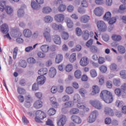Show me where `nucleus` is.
<instances>
[{
	"label": "nucleus",
	"mask_w": 126,
	"mask_h": 126,
	"mask_svg": "<svg viewBox=\"0 0 126 126\" xmlns=\"http://www.w3.org/2000/svg\"><path fill=\"white\" fill-rule=\"evenodd\" d=\"M100 98L107 104H110L113 102V94L112 93L107 91H102L100 94Z\"/></svg>",
	"instance_id": "obj_1"
},
{
	"label": "nucleus",
	"mask_w": 126,
	"mask_h": 126,
	"mask_svg": "<svg viewBox=\"0 0 126 126\" xmlns=\"http://www.w3.org/2000/svg\"><path fill=\"white\" fill-rule=\"evenodd\" d=\"M48 73V69L46 68H41L38 71L39 76L37 78V81H38V84H44L46 81V77L44 76L45 74Z\"/></svg>",
	"instance_id": "obj_2"
},
{
	"label": "nucleus",
	"mask_w": 126,
	"mask_h": 126,
	"mask_svg": "<svg viewBox=\"0 0 126 126\" xmlns=\"http://www.w3.org/2000/svg\"><path fill=\"white\" fill-rule=\"evenodd\" d=\"M99 116V112L97 110H94L91 112L89 117L87 119L88 123L90 124H92L96 121L97 117Z\"/></svg>",
	"instance_id": "obj_3"
},
{
	"label": "nucleus",
	"mask_w": 126,
	"mask_h": 126,
	"mask_svg": "<svg viewBox=\"0 0 126 126\" xmlns=\"http://www.w3.org/2000/svg\"><path fill=\"white\" fill-rule=\"evenodd\" d=\"M90 103L91 105L93 106L95 109H97V110H101L102 108H103V105H102V103H101L99 100H90Z\"/></svg>",
	"instance_id": "obj_4"
},
{
	"label": "nucleus",
	"mask_w": 126,
	"mask_h": 126,
	"mask_svg": "<svg viewBox=\"0 0 126 126\" xmlns=\"http://www.w3.org/2000/svg\"><path fill=\"white\" fill-rule=\"evenodd\" d=\"M97 26L101 32H105L107 30V26L103 21H98L97 23Z\"/></svg>",
	"instance_id": "obj_5"
},
{
	"label": "nucleus",
	"mask_w": 126,
	"mask_h": 126,
	"mask_svg": "<svg viewBox=\"0 0 126 126\" xmlns=\"http://www.w3.org/2000/svg\"><path fill=\"white\" fill-rule=\"evenodd\" d=\"M51 29L47 28L46 29L45 32L43 33V36L45 37L47 42H51L52 37L51 36Z\"/></svg>",
	"instance_id": "obj_6"
},
{
	"label": "nucleus",
	"mask_w": 126,
	"mask_h": 126,
	"mask_svg": "<svg viewBox=\"0 0 126 126\" xmlns=\"http://www.w3.org/2000/svg\"><path fill=\"white\" fill-rule=\"evenodd\" d=\"M104 112L105 115H107V116H114V111L113 109H112L111 108L106 106L104 108Z\"/></svg>",
	"instance_id": "obj_7"
},
{
	"label": "nucleus",
	"mask_w": 126,
	"mask_h": 126,
	"mask_svg": "<svg viewBox=\"0 0 126 126\" xmlns=\"http://www.w3.org/2000/svg\"><path fill=\"white\" fill-rule=\"evenodd\" d=\"M55 19L56 22H63L64 20V15L62 14H57L55 16Z\"/></svg>",
	"instance_id": "obj_8"
},
{
	"label": "nucleus",
	"mask_w": 126,
	"mask_h": 126,
	"mask_svg": "<svg viewBox=\"0 0 126 126\" xmlns=\"http://www.w3.org/2000/svg\"><path fill=\"white\" fill-rule=\"evenodd\" d=\"M36 116L38 117L40 120H44L47 116L46 114L41 110H37L35 113Z\"/></svg>",
	"instance_id": "obj_9"
},
{
	"label": "nucleus",
	"mask_w": 126,
	"mask_h": 126,
	"mask_svg": "<svg viewBox=\"0 0 126 126\" xmlns=\"http://www.w3.org/2000/svg\"><path fill=\"white\" fill-rule=\"evenodd\" d=\"M9 30L8 26L6 24H4L1 26L0 31L3 34H7Z\"/></svg>",
	"instance_id": "obj_10"
},
{
	"label": "nucleus",
	"mask_w": 126,
	"mask_h": 126,
	"mask_svg": "<svg viewBox=\"0 0 126 126\" xmlns=\"http://www.w3.org/2000/svg\"><path fill=\"white\" fill-rule=\"evenodd\" d=\"M57 74V70L55 67H51L49 71V75L50 77L53 78L55 77V76Z\"/></svg>",
	"instance_id": "obj_11"
},
{
	"label": "nucleus",
	"mask_w": 126,
	"mask_h": 126,
	"mask_svg": "<svg viewBox=\"0 0 126 126\" xmlns=\"http://www.w3.org/2000/svg\"><path fill=\"white\" fill-rule=\"evenodd\" d=\"M23 35L26 38H30L32 36V32L28 29H25L23 31Z\"/></svg>",
	"instance_id": "obj_12"
},
{
	"label": "nucleus",
	"mask_w": 126,
	"mask_h": 126,
	"mask_svg": "<svg viewBox=\"0 0 126 126\" xmlns=\"http://www.w3.org/2000/svg\"><path fill=\"white\" fill-rule=\"evenodd\" d=\"M53 39L54 43L57 45H61L62 44V40L59 35H56L53 36Z\"/></svg>",
	"instance_id": "obj_13"
},
{
	"label": "nucleus",
	"mask_w": 126,
	"mask_h": 126,
	"mask_svg": "<svg viewBox=\"0 0 126 126\" xmlns=\"http://www.w3.org/2000/svg\"><path fill=\"white\" fill-rule=\"evenodd\" d=\"M94 12L96 16H101L103 14V8L100 7L96 8L94 9Z\"/></svg>",
	"instance_id": "obj_14"
},
{
	"label": "nucleus",
	"mask_w": 126,
	"mask_h": 126,
	"mask_svg": "<svg viewBox=\"0 0 126 126\" xmlns=\"http://www.w3.org/2000/svg\"><path fill=\"white\" fill-rule=\"evenodd\" d=\"M66 122V117L65 116H63L58 123V126H64L65 125V123Z\"/></svg>",
	"instance_id": "obj_15"
},
{
	"label": "nucleus",
	"mask_w": 126,
	"mask_h": 126,
	"mask_svg": "<svg viewBox=\"0 0 126 126\" xmlns=\"http://www.w3.org/2000/svg\"><path fill=\"white\" fill-rule=\"evenodd\" d=\"M80 63L82 66H86L88 64V58L83 57L81 59Z\"/></svg>",
	"instance_id": "obj_16"
},
{
	"label": "nucleus",
	"mask_w": 126,
	"mask_h": 126,
	"mask_svg": "<svg viewBox=\"0 0 126 126\" xmlns=\"http://www.w3.org/2000/svg\"><path fill=\"white\" fill-rule=\"evenodd\" d=\"M71 120L74 123H75L76 124H81L82 121L81 119L79 118V117L73 115L71 116Z\"/></svg>",
	"instance_id": "obj_17"
},
{
	"label": "nucleus",
	"mask_w": 126,
	"mask_h": 126,
	"mask_svg": "<svg viewBox=\"0 0 126 126\" xmlns=\"http://www.w3.org/2000/svg\"><path fill=\"white\" fill-rule=\"evenodd\" d=\"M43 102L41 100H36L34 104V107L35 109H40L43 106Z\"/></svg>",
	"instance_id": "obj_18"
},
{
	"label": "nucleus",
	"mask_w": 126,
	"mask_h": 126,
	"mask_svg": "<svg viewBox=\"0 0 126 126\" xmlns=\"http://www.w3.org/2000/svg\"><path fill=\"white\" fill-rule=\"evenodd\" d=\"M51 27L54 29V30H62V29H63V26L62 25H58L55 23L51 24Z\"/></svg>",
	"instance_id": "obj_19"
},
{
	"label": "nucleus",
	"mask_w": 126,
	"mask_h": 126,
	"mask_svg": "<svg viewBox=\"0 0 126 126\" xmlns=\"http://www.w3.org/2000/svg\"><path fill=\"white\" fill-rule=\"evenodd\" d=\"M90 19V17L87 15H84L81 17L80 21L82 23H87Z\"/></svg>",
	"instance_id": "obj_20"
},
{
	"label": "nucleus",
	"mask_w": 126,
	"mask_h": 126,
	"mask_svg": "<svg viewBox=\"0 0 126 126\" xmlns=\"http://www.w3.org/2000/svg\"><path fill=\"white\" fill-rule=\"evenodd\" d=\"M100 92V88L98 86H94L93 87V91L92 92V95H95V94H98Z\"/></svg>",
	"instance_id": "obj_21"
},
{
	"label": "nucleus",
	"mask_w": 126,
	"mask_h": 126,
	"mask_svg": "<svg viewBox=\"0 0 126 126\" xmlns=\"http://www.w3.org/2000/svg\"><path fill=\"white\" fill-rule=\"evenodd\" d=\"M111 17H112V14L110 12H107L104 15L103 19L105 21H109L111 19Z\"/></svg>",
	"instance_id": "obj_22"
},
{
	"label": "nucleus",
	"mask_w": 126,
	"mask_h": 126,
	"mask_svg": "<svg viewBox=\"0 0 126 126\" xmlns=\"http://www.w3.org/2000/svg\"><path fill=\"white\" fill-rule=\"evenodd\" d=\"M31 6L33 9H39L41 7V5L36 3L35 1H32L31 3Z\"/></svg>",
	"instance_id": "obj_23"
},
{
	"label": "nucleus",
	"mask_w": 126,
	"mask_h": 126,
	"mask_svg": "<svg viewBox=\"0 0 126 126\" xmlns=\"http://www.w3.org/2000/svg\"><path fill=\"white\" fill-rule=\"evenodd\" d=\"M83 38L86 41L88 40L89 38V32L88 31L86 30L83 32Z\"/></svg>",
	"instance_id": "obj_24"
},
{
	"label": "nucleus",
	"mask_w": 126,
	"mask_h": 126,
	"mask_svg": "<svg viewBox=\"0 0 126 126\" xmlns=\"http://www.w3.org/2000/svg\"><path fill=\"white\" fill-rule=\"evenodd\" d=\"M45 23H51L53 22V17L51 16H46L44 18Z\"/></svg>",
	"instance_id": "obj_25"
},
{
	"label": "nucleus",
	"mask_w": 126,
	"mask_h": 126,
	"mask_svg": "<svg viewBox=\"0 0 126 126\" xmlns=\"http://www.w3.org/2000/svg\"><path fill=\"white\" fill-rule=\"evenodd\" d=\"M63 55L61 54H59L56 56L55 62L56 63H60L63 61Z\"/></svg>",
	"instance_id": "obj_26"
},
{
	"label": "nucleus",
	"mask_w": 126,
	"mask_h": 126,
	"mask_svg": "<svg viewBox=\"0 0 126 126\" xmlns=\"http://www.w3.org/2000/svg\"><path fill=\"white\" fill-rule=\"evenodd\" d=\"M5 10L7 14H11L13 12V9L10 6L5 7Z\"/></svg>",
	"instance_id": "obj_27"
},
{
	"label": "nucleus",
	"mask_w": 126,
	"mask_h": 126,
	"mask_svg": "<svg viewBox=\"0 0 126 126\" xmlns=\"http://www.w3.org/2000/svg\"><path fill=\"white\" fill-rule=\"evenodd\" d=\"M49 48L50 47L47 45H43L40 47V49L43 53H47Z\"/></svg>",
	"instance_id": "obj_28"
},
{
	"label": "nucleus",
	"mask_w": 126,
	"mask_h": 126,
	"mask_svg": "<svg viewBox=\"0 0 126 126\" xmlns=\"http://www.w3.org/2000/svg\"><path fill=\"white\" fill-rule=\"evenodd\" d=\"M114 41H121L122 40V36L117 34H113L112 36Z\"/></svg>",
	"instance_id": "obj_29"
},
{
	"label": "nucleus",
	"mask_w": 126,
	"mask_h": 126,
	"mask_svg": "<svg viewBox=\"0 0 126 126\" xmlns=\"http://www.w3.org/2000/svg\"><path fill=\"white\" fill-rule=\"evenodd\" d=\"M118 50L121 54H125L126 53V48L122 45H119L118 46Z\"/></svg>",
	"instance_id": "obj_30"
},
{
	"label": "nucleus",
	"mask_w": 126,
	"mask_h": 126,
	"mask_svg": "<svg viewBox=\"0 0 126 126\" xmlns=\"http://www.w3.org/2000/svg\"><path fill=\"white\" fill-rule=\"evenodd\" d=\"M56 109L53 108H51L48 111V114L49 116H54V115L56 114Z\"/></svg>",
	"instance_id": "obj_31"
},
{
	"label": "nucleus",
	"mask_w": 126,
	"mask_h": 126,
	"mask_svg": "<svg viewBox=\"0 0 126 126\" xmlns=\"http://www.w3.org/2000/svg\"><path fill=\"white\" fill-rule=\"evenodd\" d=\"M76 60V53H73L70 56L69 61L73 63Z\"/></svg>",
	"instance_id": "obj_32"
},
{
	"label": "nucleus",
	"mask_w": 126,
	"mask_h": 126,
	"mask_svg": "<svg viewBox=\"0 0 126 126\" xmlns=\"http://www.w3.org/2000/svg\"><path fill=\"white\" fill-rule=\"evenodd\" d=\"M67 21V26L68 28H72L73 27V23L72 21L69 18H67L66 20Z\"/></svg>",
	"instance_id": "obj_33"
},
{
	"label": "nucleus",
	"mask_w": 126,
	"mask_h": 126,
	"mask_svg": "<svg viewBox=\"0 0 126 126\" xmlns=\"http://www.w3.org/2000/svg\"><path fill=\"white\" fill-rule=\"evenodd\" d=\"M66 9V6L63 4H61L58 7L59 12H63Z\"/></svg>",
	"instance_id": "obj_34"
},
{
	"label": "nucleus",
	"mask_w": 126,
	"mask_h": 126,
	"mask_svg": "<svg viewBox=\"0 0 126 126\" xmlns=\"http://www.w3.org/2000/svg\"><path fill=\"white\" fill-rule=\"evenodd\" d=\"M37 82V83H34L33 85H32V89L33 90V91H37V90H38L39 89V86H38L39 85H43V84H40L38 83V81Z\"/></svg>",
	"instance_id": "obj_35"
},
{
	"label": "nucleus",
	"mask_w": 126,
	"mask_h": 126,
	"mask_svg": "<svg viewBox=\"0 0 126 126\" xmlns=\"http://www.w3.org/2000/svg\"><path fill=\"white\" fill-rule=\"evenodd\" d=\"M113 84L115 86H121V80L120 79H114Z\"/></svg>",
	"instance_id": "obj_36"
},
{
	"label": "nucleus",
	"mask_w": 126,
	"mask_h": 126,
	"mask_svg": "<svg viewBox=\"0 0 126 126\" xmlns=\"http://www.w3.org/2000/svg\"><path fill=\"white\" fill-rule=\"evenodd\" d=\"M74 76L76 78L79 79L81 77V71L80 70H77L74 73Z\"/></svg>",
	"instance_id": "obj_37"
},
{
	"label": "nucleus",
	"mask_w": 126,
	"mask_h": 126,
	"mask_svg": "<svg viewBox=\"0 0 126 126\" xmlns=\"http://www.w3.org/2000/svg\"><path fill=\"white\" fill-rule=\"evenodd\" d=\"M43 13H50L52 11V8L49 7H44L42 9Z\"/></svg>",
	"instance_id": "obj_38"
},
{
	"label": "nucleus",
	"mask_w": 126,
	"mask_h": 126,
	"mask_svg": "<svg viewBox=\"0 0 126 126\" xmlns=\"http://www.w3.org/2000/svg\"><path fill=\"white\" fill-rule=\"evenodd\" d=\"M17 52H18V47H16L13 52V59L15 60L16 57H17Z\"/></svg>",
	"instance_id": "obj_39"
},
{
	"label": "nucleus",
	"mask_w": 126,
	"mask_h": 126,
	"mask_svg": "<svg viewBox=\"0 0 126 126\" xmlns=\"http://www.w3.org/2000/svg\"><path fill=\"white\" fill-rule=\"evenodd\" d=\"M65 91L67 94H72L73 93V88L71 87H68L66 88Z\"/></svg>",
	"instance_id": "obj_40"
},
{
	"label": "nucleus",
	"mask_w": 126,
	"mask_h": 126,
	"mask_svg": "<svg viewBox=\"0 0 126 126\" xmlns=\"http://www.w3.org/2000/svg\"><path fill=\"white\" fill-rule=\"evenodd\" d=\"M90 51L91 52H92V53L95 54V53H97L98 51V48L96 46L93 45L90 47Z\"/></svg>",
	"instance_id": "obj_41"
},
{
	"label": "nucleus",
	"mask_w": 126,
	"mask_h": 126,
	"mask_svg": "<svg viewBox=\"0 0 126 126\" xmlns=\"http://www.w3.org/2000/svg\"><path fill=\"white\" fill-rule=\"evenodd\" d=\"M115 105L118 108H121L124 106V102L122 101L117 100L115 102Z\"/></svg>",
	"instance_id": "obj_42"
},
{
	"label": "nucleus",
	"mask_w": 126,
	"mask_h": 126,
	"mask_svg": "<svg viewBox=\"0 0 126 126\" xmlns=\"http://www.w3.org/2000/svg\"><path fill=\"white\" fill-rule=\"evenodd\" d=\"M70 114H72L73 115H76V114H78L79 113V109L77 108H72L70 111Z\"/></svg>",
	"instance_id": "obj_43"
},
{
	"label": "nucleus",
	"mask_w": 126,
	"mask_h": 126,
	"mask_svg": "<svg viewBox=\"0 0 126 126\" xmlns=\"http://www.w3.org/2000/svg\"><path fill=\"white\" fill-rule=\"evenodd\" d=\"M115 94L116 95L118 96V97H120L121 95H122V90L120 88H117L115 90Z\"/></svg>",
	"instance_id": "obj_44"
},
{
	"label": "nucleus",
	"mask_w": 126,
	"mask_h": 126,
	"mask_svg": "<svg viewBox=\"0 0 126 126\" xmlns=\"http://www.w3.org/2000/svg\"><path fill=\"white\" fill-rule=\"evenodd\" d=\"M73 66L71 64H68L65 67V70L67 72H69L72 70Z\"/></svg>",
	"instance_id": "obj_45"
},
{
	"label": "nucleus",
	"mask_w": 126,
	"mask_h": 126,
	"mask_svg": "<svg viewBox=\"0 0 126 126\" xmlns=\"http://www.w3.org/2000/svg\"><path fill=\"white\" fill-rule=\"evenodd\" d=\"M27 62L29 63L34 64L36 63V60L33 57H31L28 59Z\"/></svg>",
	"instance_id": "obj_46"
},
{
	"label": "nucleus",
	"mask_w": 126,
	"mask_h": 126,
	"mask_svg": "<svg viewBox=\"0 0 126 126\" xmlns=\"http://www.w3.org/2000/svg\"><path fill=\"white\" fill-rule=\"evenodd\" d=\"M102 39L104 41V42H108V41L110 40V37H109V35L104 34L102 36Z\"/></svg>",
	"instance_id": "obj_47"
},
{
	"label": "nucleus",
	"mask_w": 126,
	"mask_h": 126,
	"mask_svg": "<svg viewBox=\"0 0 126 126\" xmlns=\"http://www.w3.org/2000/svg\"><path fill=\"white\" fill-rule=\"evenodd\" d=\"M120 74L122 78L126 79V71L125 70H121L120 72Z\"/></svg>",
	"instance_id": "obj_48"
},
{
	"label": "nucleus",
	"mask_w": 126,
	"mask_h": 126,
	"mask_svg": "<svg viewBox=\"0 0 126 126\" xmlns=\"http://www.w3.org/2000/svg\"><path fill=\"white\" fill-rule=\"evenodd\" d=\"M24 15V10L23 9H19L18 10V16L22 17Z\"/></svg>",
	"instance_id": "obj_49"
},
{
	"label": "nucleus",
	"mask_w": 126,
	"mask_h": 126,
	"mask_svg": "<svg viewBox=\"0 0 126 126\" xmlns=\"http://www.w3.org/2000/svg\"><path fill=\"white\" fill-rule=\"evenodd\" d=\"M0 3L1 4L0 5V11H3L4 10V6L3 4H5L6 3V2L4 0L0 1ZM3 3V4H2Z\"/></svg>",
	"instance_id": "obj_50"
},
{
	"label": "nucleus",
	"mask_w": 126,
	"mask_h": 126,
	"mask_svg": "<svg viewBox=\"0 0 126 126\" xmlns=\"http://www.w3.org/2000/svg\"><path fill=\"white\" fill-rule=\"evenodd\" d=\"M73 106V102L68 101L64 104V108H69Z\"/></svg>",
	"instance_id": "obj_51"
},
{
	"label": "nucleus",
	"mask_w": 126,
	"mask_h": 126,
	"mask_svg": "<svg viewBox=\"0 0 126 126\" xmlns=\"http://www.w3.org/2000/svg\"><path fill=\"white\" fill-rule=\"evenodd\" d=\"M68 37H69V35H68V33L65 32H63L62 33V38L64 40H67L68 39Z\"/></svg>",
	"instance_id": "obj_52"
},
{
	"label": "nucleus",
	"mask_w": 126,
	"mask_h": 126,
	"mask_svg": "<svg viewBox=\"0 0 126 126\" xmlns=\"http://www.w3.org/2000/svg\"><path fill=\"white\" fill-rule=\"evenodd\" d=\"M109 20V25H113V24H114V23H115L117 21V19H116V17H112V18H110Z\"/></svg>",
	"instance_id": "obj_53"
},
{
	"label": "nucleus",
	"mask_w": 126,
	"mask_h": 126,
	"mask_svg": "<svg viewBox=\"0 0 126 126\" xmlns=\"http://www.w3.org/2000/svg\"><path fill=\"white\" fill-rule=\"evenodd\" d=\"M37 56L38 58H40V59H44L46 57V54L42 52L41 51H39L37 53Z\"/></svg>",
	"instance_id": "obj_54"
},
{
	"label": "nucleus",
	"mask_w": 126,
	"mask_h": 126,
	"mask_svg": "<svg viewBox=\"0 0 126 126\" xmlns=\"http://www.w3.org/2000/svg\"><path fill=\"white\" fill-rule=\"evenodd\" d=\"M86 90L84 89H81L79 90V93L82 97H85V94H86Z\"/></svg>",
	"instance_id": "obj_55"
},
{
	"label": "nucleus",
	"mask_w": 126,
	"mask_h": 126,
	"mask_svg": "<svg viewBox=\"0 0 126 126\" xmlns=\"http://www.w3.org/2000/svg\"><path fill=\"white\" fill-rule=\"evenodd\" d=\"M99 69L102 73H105L107 71V67L105 65H102L99 67Z\"/></svg>",
	"instance_id": "obj_56"
},
{
	"label": "nucleus",
	"mask_w": 126,
	"mask_h": 126,
	"mask_svg": "<svg viewBox=\"0 0 126 126\" xmlns=\"http://www.w3.org/2000/svg\"><path fill=\"white\" fill-rule=\"evenodd\" d=\"M80 95L78 94H75L74 96V101H77V103L80 101Z\"/></svg>",
	"instance_id": "obj_57"
},
{
	"label": "nucleus",
	"mask_w": 126,
	"mask_h": 126,
	"mask_svg": "<svg viewBox=\"0 0 126 126\" xmlns=\"http://www.w3.org/2000/svg\"><path fill=\"white\" fill-rule=\"evenodd\" d=\"M20 65L21 67L25 68L27 66V63H26V61L23 60L20 62Z\"/></svg>",
	"instance_id": "obj_58"
},
{
	"label": "nucleus",
	"mask_w": 126,
	"mask_h": 126,
	"mask_svg": "<svg viewBox=\"0 0 126 126\" xmlns=\"http://www.w3.org/2000/svg\"><path fill=\"white\" fill-rule=\"evenodd\" d=\"M81 50V46L80 45H77L76 46L75 49H72V52H75V51H77L79 52V51Z\"/></svg>",
	"instance_id": "obj_59"
},
{
	"label": "nucleus",
	"mask_w": 126,
	"mask_h": 126,
	"mask_svg": "<svg viewBox=\"0 0 126 126\" xmlns=\"http://www.w3.org/2000/svg\"><path fill=\"white\" fill-rule=\"evenodd\" d=\"M91 75L92 77H96L97 76V72H96V70L94 69L91 70Z\"/></svg>",
	"instance_id": "obj_60"
},
{
	"label": "nucleus",
	"mask_w": 126,
	"mask_h": 126,
	"mask_svg": "<svg viewBox=\"0 0 126 126\" xmlns=\"http://www.w3.org/2000/svg\"><path fill=\"white\" fill-rule=\"evenodd\" d=\"M76 32L77 36H81V34H82V32L81 31V29L79 28H77L76 29Z\"/></svg>",
	"instance_id": "obj_61"
},
{
	"label": "nucleus",
	"mask_w": 126,
	"mask_h": 126,
	"mask_svg": "<svg viewBox=\"0 0 126 126\" xmlns=\"http://www.w3.org/2000/svg\"><path fill=\"white\" fill-rule=\"evenodd\" d=\"M93 44V39H90L86 43V46L87 47H88V48H89L90 46H92Z\"/></svg>",
	"instance_id": "obj_62"
},
{
	"label": "nucleus",
	"mask_w": 126,
	"mask_h": 126,
	"mask_svg": "<svg viewBox=\"0 0 126 126\" xmlns=\"http://www.w3.org/2000/svg\"><path fill=\"white\" fill-rule=\"evenodd\" d=\"M18 92L19 94H24L25 93V90L21 88H18Z\"/></svg>",
	"instance_id": "obj_63"
},
{
	"label": "nucleus",
	"mask_w": 126,
	"mask_h": 126,
	"mask_svg": "<svg viewBox=\"0 0 126 126\" xmlns=\"http://www.w3.org/2000/svg\"><path fill=\"white\" fill-rule=\"evenodd\" d=\"M111 70H116L117 69V64L115 63H112L110 65Z\"/></svg>",
	"instance_id": "obj_64"
}]
</instances>
